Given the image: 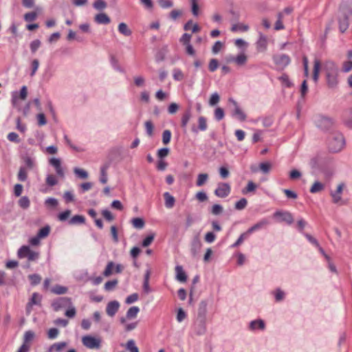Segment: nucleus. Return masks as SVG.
Listing matches in <instances>:
<instances>
[{
    "label": "nucleus",
    "mask_w": 352,
    "mask_h": 352,
    "mask_svg": "<svg viewBox=\"0 0 352 352\" xmlns=\"http://www.w3.org/2000/svg\"><path fill=\"white\" fill-rule=\"evenodd\" d=\"M324 69L326 73V79L329 87H335L338 84V67L331 60H327L324 63Z\"/></svg>",
    "instance_id": "nucleus-1"
},
{
    "label": "nucleus",
    "mask_w": 352,
    "mask_h": 352,
    "mask_svg": "<svg viewBox=\"0 0 352 352\" xmlns=\"http://www.w3.org/2000/svg\"><path fill=\"white\" fill-rule=\"evenodd\" d=\"M327 146L332 153L341 151L345 146V140L342 134L338 131L330 133L327 140Z\"/></svg>",
    "instance_id": "nucleus-2"
},
{
    "label": "nucleus",
    "mask_w": 352,
    "mask_h": 352,
    "mask_svg": "<svg viewBox=\"0 0 352 352\" xmlns=\"http://www.w3.org/2000/svg\"><path fill=\"white\" fill-rule=\"evenodd\" d=\"M266 329V322L261 318L252 320L247 324V330L251 333H262L264 332Z\"/></svg>",
    "instance_id": "nucleus-3"
},
{
    "label": "nucleus",
    "mask_w": 352,
    "mask_h": 352,
    "mask_svg": "<svg viewBox=\"0 0 352 352\" xmlns=\"http://www.w3.org/2000/svg\"><path fill=\"white\" fill-rule=\"evenodd\" d=\"M314 122L317 128L324 131L330 130L333 126V120L322 115L316 116Z\"/></svg>",
    "instance_id": "nucleus-4"
},
{
    "label": "nucleus",
    "mask_w": 352,
    "mask_h": 352,
    "mask_svg": "<svg viewBox=\"0 0 352 352\" xmlns=\"http://www.w3.org/2000/svg\"><path fill=\"white\" fill-rule=\"evenodd\" d=\"M19 258H28V261H36L39 256L38 252L32 250L30 247L23 245L18 251Z\"/></svg>",
    "instance_id": "nucleus-5"
},
{
    "label": "nucleus",
    "mask_w": 352,
    "mask_h": 352,
    "mask_svg": "<svg viewBox=\"0 0 352 352\" xmlns=\"http://www.w3.org/2000/svg\"><path fill=\"white\" fill-rule=\"evenodd\" d=\"M28 96V89L25 86H23L20 90V92L13 91L12 92V104L16 108H19V100H24Z\"/></svg>",
    "instance_id": "nucleus-6"
},
{
    "label": "nucleus",
    "mask_w": 352,
    "mask_h": 352,
    "mask_svg": "<svg viewBox=\"0 0 352 352\" xmlns=\"http://www.w3.org/2000/svg\"><path fill=\"white\" fill-rule=\"evenodd\" d=\"M229 102L232 104V116L239 121H244L246 120V114L241 108L239 104L232 98L229 99Z\"/></svg>",
    "instance_id": "nucleus-7"
},
{
    "label": "nucleus",
    "mask_w": 352,
    "mask_h": 352,
    "mask_svg": "<svg viewBox=\"0 0 352 352\" xmlns=\"http://www.w3.org/2000/svg\"><path fill=\"white\" fill-rule=\"evenodd\" d=\"M82 342L84 346L88 349H99L101 344L100 338H96L91 336H85L82 338Z\"/></svg>",
    "instance_id": "nucleus-8"
},
{
    "label": "nucleus",
    "mask_w": 352,
    "mask_h": 352,
    "mask_svg": "<svg viewBox=\"0 0 352 352\" xmlns=\"http://www.w3.org/2000/svg\"><path fill=\"white\" fill-rule=\"evenodd\" d=\"M72 301L69 298L61 297L54 300L52 303V306L54 311H58L63 308L70 307Z\"/></svg>",
    "instance_id": "nucleus-9"
},
{
    "label": "nucleus",
    "mask_w": 352,
    "mask_h": 352,
    "mask_svg": "<svg viewBox=\"0 0 352 352\" xmlns=\"http://www.w3.org/2000/svg\"><path fill=\"white\" fill-rule=\"evenodd\" d=\"M345 187L346 185L344 183H340L337 186L336 189L331 192L333 202L334 204L340 205L344 204L342 198V194Z\"/></svg>",
    "instance_id": "nucleus-10"
},
{
    "label": "nucleus",
    "mask_w": 352,
    "mask_h": 352,
    "mask_svg": "<svg viewBox=\"0 0 352 352\" xmlns=\"http://www.w3.org/2000/svg\"><path fill=\"white\" fill-rule=\"evenodd\" d=\"M274 217L278 218L279 222H285L289 225L294 222L293 215L288 211L277 210L274 213Z\"/></svg>",
    "instance_id": "nucleus-11"
},
{
    "label": "nucleus",
    "mask_w": 352,
    "mask_h": 352,
    "mask_svg": "<svg viewBox=\"0 0 352 352\" xmlns=\"http://www.w3.org/2000/svg\"><path fill=\"white\" fill-rule=\"evenodd\" d=\"M231 191L230 186L228 183H219L214 190V195L220 198H224L229 195Z\"/></svg>",
    "instance_id": "nucleus-12"
},
{
    "label": "nucleus",
    "mask_w": 352,
    "mask_h": 352,
    "mask_svg": "<svg viewBox=\"0 0 352 352\" xmlns=\"http://www.w3.org/2000/svg\"><path fill=\"white\" fill-rule=\"evenodd\" d=\"M268 38L264 34L258 32V38L256 42V47L258 52H265L267 49Z\"/></svg>",
    "instance_id": "nucleus-13"
},
{
    "label": "nucleus",
    "mask_w": 352,
    "mask_h": 352,
    "mask_svg": "<svg viewBox=\"0 0 352 352\" xmlns=\"http://www.w3.org/2000/svg\"><path fill=\"white\" fill-rule=\"evenodd\" d=\"M352 15V8H349L339 19V29L344 32L349 27V16Z\"/></svg>",
    "instance_id": "nucleus-14"
},
{
    "label": "nucleus",
    "mask_w": 352,
    "mask_h": 352,
    "mask_svg": "<svg viewBox=\"0 0 352 352\" xmlns=\"http://www.w3.org/2000/svg\"><path fill=\"white\" fill-rule=\"evenodd\" d=\"M42 300V296L39 294L35 292L32 295L31 298L30 299L28 303L26 306V312L28 314H30L32 311V307L34 305H41Z\"/></svg>",
    "instance_id": "nucleus-15"
},
{
    "label": "nucleus",
    "mask_w": 352,
    "mask_h": 352,
    "mask_svg": "<svg viewBox=\"0 0 352 352\" xmlns=\"http://www.w3.org/2000/svg\"><path fill=\"white\" fill-rule=\"evenodd\" d=\"M198 122V126H196L195 125H192L191 126V131L193 133H198L199 131H205L208 129V124H207V120L204 116H199L197 120Z\"/></svg>",
    "instance_id": "nucleus-16"
},
{
    "label": "nucleus",
    "mask_w": 352,
    "mask_h": 352,
    "mask_svg": "<svg viewBox=\"0 0 352 352\" xmlns=\"http://www.w3.org/2000/svg\"><path fill=\"white\" fill-rule=\"evenodd\" d=\"M274 297V300L276 303L283 302L287 296V292L280 287H276L271 292Z\"/></svg>",
    "instance_id": "nucleus-17"
},
{
    "label": "nucleus",
    "mask_w": 352,
    "mask_h": 352,
    "mask_svg": "<svg viewBox=\"0 0 352 352\" xmlns=\"http://www.w3.org/2000/svg\"><path fill=\"white\" fill-rule=\"evenodd\" d=\"M207 331L206 321L198 320L194 324V332L197 336L204 335Z\"/></svg>",
    "instance_id": "nucleus-18"
},
{
    "label": "nucleus",
    "mask_w": 352,
    "mask_h": 352,
    "mask_svg": "<svg viewBox=\"0 0 352 352\" xmlns=\"http://www.w3.org/2000/svg\"><path fill=\"white\" fill-rule=\"evenodd\" d=\"M274 63L279 67L284 68L290 63V58L287 55L280 54L274 56L273 57Z\"/></svg>",
    "instance_id": "nucleus-19"
},
{
    "label": "nucleus",
    "mask_w": 352,
    "mask_h": 352,
    "mask_svg": "<svg viewBox=\"0 0 352 352\" xmlns=\"http://www.w3.org/2000/svg\"><path fill=\"white\" fill-rule=\"evenodd\" d=\"M120 308V303L117 300H112L107 303L106 307L107 314L110 317H113Z\"/></svg>",
    "instance_id": "nucleus-20"
},
{
    "label": "nucleus",
    "mask_w": 352,
    "mask_h": 352,
    "mask_svg": "<svg viewBox=\"0 0 352 352\" xmlns=\"http://www.w3.org/2000/svg\"><path fill=\"white\" fill-rule=\"evenodd\" d=\"M208 302L206 300L200 302L198 309L197 319L206 321Z\"/></svg>",
    "instance_id": "nucleus-21"
},
{
    "label": "nucleus",
    "mask_w": 352,
    "mask_h": 352,
    "mask_svg": "<svg viewBox=\"0 0 352 352\" xmlns=\"http://www.w3.org/2000/svg\"><path fill=\"white\" fill-rule=\"evenodd\" d=\"M50 164L54 167L56 174L58 176H64V170L61 166V161L59 158L53 157L50 160Z\"/></svg>",
    "instance_id": "nucleus-22"
},
{
    "label": "nucleus",
    "mask_w": 352,
    "mask_h": 352,
    "mask_svg": "<svg viewBox=\"0 0 352 352\" xmlns=\"http://www.w3.org/2000/svg\"><path fill=\"white\" fill-rule=\"evenodd\" d=\"M250 30V26L244 23H234L232 24L230 30L233 32H246Z\"/></svg>",
    "instance_id": "nucleus-23"
},
{
    "label": "nucleus",
    "mask_w": 352,
    "mask_h": 352,
    "mask_svg": "<svg viewBox=\"0 0 352 352\" xmlns=\"http://www.w3.org/2000/svg\"><path fill=\"white\" fill-rule=\"evenodd\" d=\"M248 60V56L244 51L236 55V65L239 67L244 66Z\"/></svg>",
    "instance_id": "nucleus-24"
},
{
    "label": "nucleus",
    "mask_w": 352,
    "mask_h": 352,
    "mask_svg": "<svg viewBox=\"0 0 352 352\" xmlns=\"http://www.w3.org/2000/svg\"><path fill=\"white\" fill-rule=\"evenodd\" d=\"M269 223V221L266 219H263L260 220L258 222H257L256 224L250 227L248 230V233L249 234H251L255 231H257L262 228H263L265 226L267 225Z\"/></svg>",
    "instance_id": "nucleus-25"
},
{
    "label": "nucleus",
    "mask_w": 352,
    "mask_h": 352,
    "mask_svg": "<svg viewBox=\"0 0 352 352\" xmlns=\"http://www.w3.org/2000/svg\"><path fill=\"white\" fill-rule=\"evenodd\" d=\"M41 12L42 8L40 7H36L35 8V11L28 12L24 15V20L27 22L34 21L37 18L38 14Z\"/></svg>",
    "instance_id": "nucleus-26"
},
{
    "label": "nucleus",
    "mask_w": 352,
    "mask_h": 352,
    "mask_svg": "<svg viewBox=\"0 0 352 352\" xmlns=\"http://www.w3.org/2000/svg\"><path fill=\"white\" fill-rule=\"evenodd\" d=\"M175 274H176V279L181 282L184 283L187 280V276L184 271L182 266L177 265L175 267Z\"/></svg>",
    "instance_id": "nucleus-27"
},
{
    "label": "nucleus",
    "mask_w": 352,
    "mask_h": 352,
    "mask_svg": "<svg viewBox=\"0 0 352 352\" xmlns=\"http://www.w3.org/2000/svg\"><path fill=\"white\" fill-rule=\"evenodd\" d=\"M314 71H313V80L315 82H317L319 78L320 69L321 67L320 61L315 58L314 63Z\"/></svg>",
    "instance_id": "nucleus-28"
},
{
    "label": "nucleus",
    "mask_w": 352,
    "mask_h": 352,
    "mask_svg": "<svg viewBox=\"0 0 352 352\" xmlns=\"http://www.w3.org/2000/svg\"><path fill=\"white\" fill-rule=\"evenodd\" d=\"M118 29L119 32L125 36H130L132 34V31L127 24L124 22L119 23Z\"/></svg>",
    "instance_id": "nucleus-29"
},
{
    "label": "nucleus",
    "mask_w": 352,
    "mask_h": 352,
    "mask_svg": "<svg viewBox=\"0 0 352 352\" xmlns=\"http://www.w3.org/2000/svg\"><path fill=\"white\" fill-rule=\"evenodd\" d=\"M95 21L99 24H109L111 20L107 14L102 12L96 15Z\"/></svg>",
    "instance_id": "nucleus-30"
},
{
    "label": "nucleus",
    "mask_w": 352,
    "mask_h": 352,
    "mask_svg": "<svg viewBox=\"0 0 352 352\" xmlns=\"http://www.w3.org/2000/svg\"><path fill=\"white\" fill-rule=\"evenodd\" d=\"M164 198L165 201V206L167 208H172L175 203V199L169 192H166L164 193Z\"/></svg>",
    "instance_id": "nucleus-31"
},
{
    "label": "nucleus",
    "mask_w": 352,
    "mask_h": 352,
    "mask_svg": "<svg viewBox=\"0 0 352 352\" xmlns=\"http://www.w3.org/2000/svg\"><path fill=\"white\" fill-rule=\"evenodd\" d=\"M109 168L108 164H104L100 167V182L104 184L107 182V170Z\"/></svg>",
    "instance_id": "nucleus-32"
},
{
    "label": "nucleus",
    "mask_w": 352,
    "mask_h": 352,
    "mask_svg": "<svg viewBox=\"0 0 352 352\" xmlns=\"http://www.w3.org/2000/svg\"><path fill=\"white\" fill-rule=\"evenodd\" d=\"M110 63L111 67L116 71L122 74L125 72L124 69L121 66V65L119 63V60L115 56H111L110 58Z\"/></svg>",
    "instance_id": "nucleus-33"
},
{
    "label": "nucleus",
    "mask_w": 352,
    "mask_h": 352,
    "mask_svg": "<svg viewBox=\"0 0 352 352\" xmlns=\"http://www.w3.org/2000/svg\"><path fill=\"white\" fill-rule=\"evenodd\" d=\"M24 162L25 166H23V167H26V169L28 170H32L34 168V167L36 166V160L34 157L26 156L24 158Z\"/></svg>",
    "instance_id": "nucleus-34"
},
{
    "label": "nucleus",
    "mask_w": 352,
    "mask_h": 352,
    "mask_svg": "<svg viewBox=\"0 0 352 352\" xmlns=\"http://www.w3.org/2000/svg\"><path fill=\"white\" fill-rule=\"evenodd\" d=\"M257 188V185L252 181H249L245 188H243L241 192L243 195H246L250 192H255Z\"/></svg>",
    "instance_id": "nucleus-35"
},
{
    "label": "nucleus",
    "mask_w": 352,
    "mask_h": 352,
    "mask_svg": "<svg viewBox=\"0 0 352 352\" xmlns=\"http://www.w3.org/2000/svg\"><path fill=\"white\" fill-rule=\"evenodd\" d=\"M35 337L36 333L33 331H26L23 335V342L31 345V342L34 340Z\"/></svg>",
    "instance_id": "nucleus-36"
},
{
    "label": "nucleus",
    "mask_w": 352,
    "mask_h": 352,
    "mask_svg": "<svg viewBox=\"0 0 352 352\" xmlns=\"http://www.w3.org/2000/svg\"><path fill=\"white\" fill-rule=\"evenodd\" d=\"M66 346L64 342H57L51 345L48 349L49 352H60Z\"/></svg>",
    "instance_id": "nucleus-37"
},
{
    "label": "nucleus",
    "mask_w": 352,
    "mask_h": 352,
    "mask_svg": "<svg viewBox=\"0 0 352 352\" xmlns=\"http://www.w3.org/2000/svg\"><path fill=\"white\" fill-rule=\"evenodd\" d=\"M201 243L198 236L193 239L191 244V251L195 254L201 248Z\"/></svg>",
    "instance_id": "nucleus-38"
},
{
    "label": "nucleus",
    "mask_w": 352,
    "mask_h": 352,
    "mask_svg": "<svg viewBox=\"0 0 352 352\" xmlns=\"http://www.w3.org/2000/svg\"><path fill=\"white\" fill-rule=\"evenodd\" d=\"M140 311V309L138 307L133 306L130 307L126 314V317L128 319H133L137 317L138 314Z\"/></svg>",
    "instance_id": "nucleus-39"
},
{
    "label": "nucleus",
    "mask_w": 352,
    "mask_h": 352,
    "mask_svg": "<svg viewBox=\"0 0 352 352\" xmlns=\"http://www.w3.org/2000/svg\"><path fill=\"white\" fill-rule=\"evenodd\" d=\"M65 140L66 144L72 150H74L76 152H78V153L84 152L85 151V148H83L82 146H77V145L74 144V143H72V142L67 136H65Z\"/></svg>",
    "instance_id": "nucleus-40"
},
{
    "label": "nucleus",
    "mask_w": 352,
    "mask_h": 352,
    "mask_svg": "<svg viewBox=\"0 0 352 352\" xmlns=\"http://www.w3.org/2000/svg\"><path fill=\"white\" fill-rule=\"evenodd\" d=\"M208 180V175L207 173H200L197 175L196 185L197 186H204Z\"/></svg>",
    "instance_id": "nucleus-41"
},
{
    "label": "nucleus",
    "mask_w": 352,
    "mask_h": 352,
    "mask_svg": "<svg viewBox=\"0 0 352 352\" xmlns=\"http://www.w3.org/2000/svg\"><path fill=\"white\" fill-rule=\"evenodd\" d=\"M272 168V164L270 162H264L259 164V169L264 174L269 173Z\"/></svg>",
    "instance_id": "nucleus-42"
},
{
    "label": "nucleus",
    "mask_w": 352,
    "mask_h": 352,
    "mask_svg": "<svg viewBox=\"0 0 352 352\" xmlns=\"http://www.w3.org/2000/svg\"><path fill=\"white\" fill-rule=\"evenodd\" d=\"M185 30H192V32H197L200 30V28L197 24H193L192 21H188L184 27Z\"/></svg>",
    "instance_id": "nucleus-43"
},
{
    "label": "nucleus",
    "mask_w": 352,
    "mask_h": 352,
    "mask_svg": "<svg viewBox=\"0 0 352 352\" xmlns=\"http://www.w3.org/2000/svg\"><path fill=\"white\" fill-rule=\"evenodd\" d=\"M324 188V185L320 182H315L312 186L310 188V192L311 193H317L322 190H323Z\"/></svg>",
    "instance_id": "nucleus-44"
},
{
    "label": "nucleus",
    "mask_w": 352,
    "mask_h": 352,
    "mask_svg": "<svg viewBox=\"0 0 352 352\" xmlns=\"http://www.w3.org/2000/svg\"><path fill=\"white\" fill-rule=\"evenodd\" d=\"M85 222V219L82 215H75L71 218L69 221V223L71 225L82 224Z\"/></svg>",
    "instance_id": "nucleus-45"
},
{
    "label": "nucleus",
    "mask_w": 352,
    "mask_h": 352,
    "mask_svg": "<svg viewBox=\"0 0 352 352\" xmlns=\"http://www.w3.org/2000/svg\"><path fill=\"white\" fill-rule=\"evenodd\" d=\"M133 82L136 87H142L145 85L146 79L143 76L138 75L133 77Z\"/></svg>",
    "instance_id": "nucleus-46"
},
{
    "label": "nucleus",
    "mask_w": 352,
    "mask_h": 352,
    "mask_svg": "<svg viewBox=\"0 0 352 352\" xmlns=\"http://www.w3.org/2000/svg\"><path fill=\"white\" fill-rule=\"evenodd\" d=\"M234 43L236 47L242 50H245L249 46V43L243 38H237L234 40Z\"/></svg>",
    "instance_id": "nucleus-47"
},
{
    "label": "nucleus",
    "mask_w": 352,
    "mask_h": 352,
    "mask_svg": "<svg viewBox=\"0 0 352 352\" xmlns=\"http://www.w3.org/2000/svg\"><path fill=\"white\" fill-rule=\"evenodd\" d=\"M74 173L80 179H87L89 176L88 173L85 170L80 168H74Z\"/></svg>",
    "instance_id": "nucleus-48"
},
{
    "label": "nucleus",
    "mask_w": 352,
    "mask_h": 352,
    "mask_svg": "<svg viewBox=\"0 0 352 352\" xmlns=\"http://www.w3.org/2000/svg\"><path fill=\"white\" fill-rule=\"evenodd\" d=\"M28 169H26V167L21 166L19 168V173H18V179L21 182H25L28 178Z\"/></svg>",
    "instance_id": "nucleus-49"
},
{
    "label": "nucleus",
    "mask_w": 352,
    "mask_h": 352,
    "mask_svg": "<svg viewBox=\"0 0 352 352\" xmlns=\"http://www.w3.org/2000/svg\"><path fill=\"white\" fill-rule=\"evenodd\" d=\"M150 275H151V272H150V270H148L145 273L144 278V284H143L144 290L146 293H148L151 291L149 284H148Z\"/></svg>",
    "instance_id": "nucleus-50"
},
{
    "label": "nucleus",
    "mask_w": 352,
    "mask_h": 352,
    "mask_svg": "<svg viewBox=\"0 0 352 352\" xmlns=\"http://www.w3.org/2000/svg\"><path fill=\"white\" fill-rule=\"evenodd\" d=\"M249 235L250 234L248 233L247 231L242 233L239 237V239L236 240V241L231 245V248H236L241 245L243 243L244 240L249 236Z\"/></svg>",
    "instance_id": "nucleus-51"
},
{
    "label": "nucleus",
    "mask_w": 352,
    "mask_h": 352,
    "mask_svg": "<svg viewBox=\"0 0 352 352\" xmlns=\"http://www.w3.org/2000/svg\"><path fill=\"white\" fill-rule=\"evenodd\" d=\"M50 232V227L45 226L39 230L37 236L41 239L47 237Z\"/></svg>",
    "instance_id": "nucleus-52"
},
{
    "label": "nucleus",
    "mask_w": 352,
    "mask_h": 352,
    "mask_svg": "<svg viewBox=\"0 0 352 352\" xmlns=\"http://www.w3.org/2000/svg\"><path fill=\"white\" fill-rule=\"evenodd\" d=\"M126 349L129 352H139L138 346L135 345V342L133 340H129L126 344Z\"/></svg>",
    "instance_id": "nucleus-53"
},
{
    "label": "nucleus",
    "mask_w": 352,
    "mask_h": 352,
    "mask_svg": "<svg viewBox=\"0 0 352 352\" xmlns=\"http://www.w3.org/2000/svg\"><path fill=\"white\" fill-rule=\"evenodd\" d=\"M173 77L177 81H181L184 78V74L181 69L175 68L173 71Z\"/></svg>",
    "instance_id": "nucleus-54"
},
{
    "label": "nucleus",
    "mask_w": 352,
    "mask_h": 352,
    "mask_svg": "<svg viewBox=\"0 0 352 352\" xmlns=\"http://www.w3.org/2000/svg\"><path fill=\"white\" fill-rule=\"evenodd\" d=\"M157 3L163 9L170 8L173 6V0H157Z\"/></svg>",
    "instance_id": "nucleus-55"
},
{
    "label": "nucleus",
    "mask_w": 352,
    "mask_h": 352,
    "mask_svg": "<svg viewBox=\"0 0 352 352\" xmlns=\"http://www.w3.org/2000/svg\"><path fill=\"white\" fill-rule=\"evenodd\" d=\"M114 263L111 261L107 263V265L103 272L104 276L108 277L114 272Z\"/></svg>",
    "instance_id": "nucleus-56"
},
{
    "label": "nucleus",
    "mask_w": 352,
    "mask_h": 352,
    "mask_svg": "<svg viewBox=\"0 0 352 352\" xmlns=\"http://www.w3.org/2000/svg\"><path fill=\"white\" fill-rule=\"evenodd\" d=\"M51 292L56 294H63L67 292V288L61 285H56L51 289Z\"/></svg>",
    "instance_id": "nucleus-57"
},
{
    "label": "nucleus",
    "mask_w": 352,
    "mask_h": 352,
    "mask_svg": "<svg viewBox=\"0 0 352 352\" xmlns=\"http://www.w3.org/2000/svg\"><path fill=\"white\" fill-rule=\"evenodd\" d=\"M191 118V113L190 111L185 112L182 117V126L185 128Z\"/></svg>",
    "instance_id": "nucleus-58"
},
{
    "label": "nucleus",
    "mask_w": 352,
    "mask_h": 352,
    "mask_svg": "<svg viewBox=\"0 0 352 352\" xmlns=\"http://www.w3.org/2000/svg\"><path fill=\"white\" fill-rule=\"evenodd\" d=\"M220 100V96L217 92L213 93L209 99L208 103L210 106H215Z\"/></svg>",
    "instance_id": "nucleus-59"
},
{
    "label": "nucleus",
    "mask_w": 352,
    "mask_h": 352,
    "mask_svg": "<svg viewBox=\"0 0 352 352\" xmlns=\"http://www.w3.org/2000/svg\"><path fill=\"white\" fill-rule=\"evenodd\" d=\"M132 225L134 228L141 229L144 226V221L141 218H134L131 220Z\"/></svg>",
    "instance_id": "nucleus-60"
},
{
    "label": "nucleus",
    "mask_w": 352,
    "mask_h": 352,
    "mask_svg": "<svg viewBox=\"0 0 352 352\" xmlns=\"http://www.w3.org/2000/svg\"><path fill=\"white\" fill-rule=\"evenodd\" d=\"M36 120L39 126H43L47 124V119L43 113H39L36 115Z\"/></svg>",
    "instance_id": "nucleus-61"
},
{
    "label": "nucleus",
    "mask_w": 352,
    "mask_h": 352,
    "mask_svg": "<svg viewBox=\"0 0 352 352\" xmlns=\"http://www.w3.org/2000/svg\"><path fill=\"white\" fill-rule=\"evenodd\" d=\"M58 201L55 198L49 197V198L46 199L45 201V205L47 208H55L58 206Z\"/></svg>",
    "instance_id": "nucleus-62"
},
{
    "label": "nucleus",
    "mask_w": 352,
    "mask_h": 352,
    "mask_svg": "<svg viewBox=\"0 0 352 352\" xmlns=\"http://www.w3.org/2000/svg\"><path fill=\"white\" fill-rule=\"evenodd\" d=\"M187 317L186 313L184 311L182 308H179L177 312L176 319L178 322H182L184 321Z\"/></svg>",
    "instance_id": "nucleus-63"
},
{
    "label": "nucleus",
    "mask_w": 352,
    "mask_h": 352,
    "mask_svg": "<svg viewBox=\"0 0 352 352\" xmlns=\"http://www.w3.org/2000/svg\"><path fill=\"white\" fill-rule=\"evenodd\" d=\"M93 6L96 10H102L106 8L107 3L104 0H96Z\"/></svg>",
    "instance_id": "nucleus-64"
}]
</instances>
